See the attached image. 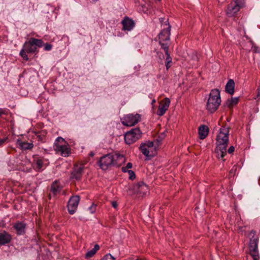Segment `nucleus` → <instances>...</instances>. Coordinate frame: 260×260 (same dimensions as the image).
I'll return each instance as SVG.
<instances>
[{
	"label": "nucleus",
	"instance_id": "1",
	"mask_svg": "<svg viewBox=\"0 0 260 260\" xmlns=\"http://www.w3.org/2000/svg\"><path fill=\"white\" fill-rule=\"evenodd\" d=\"M229 127L223 126L220 129V132L216 137V153L217 157L223 161L224 156L226 154V147L229 142Z\"/></svg>",
	"mask_w": 260,
	"mask_h": 260
},
{
	"label": "nucleus",
	"instance_id": "2",
	"mask_svg": "<svg viewBox=\"0 0 260 260\" xmlns=\"http://www.w3.org/2000/svg\"><path fill=\"white\" fill-rule=\"evenodd\" d=\"M124 161L125 158L122 155L109 154L102 157L99 164L102 169L105 170L112 166H120Z\"/></svg>",
	"mask_w": 260,
	"mask_h": 260
},
{
	"label": "nucleus",
	"instance_id": "3",
	"mask_svg": "<svg viewBox=\"0 0 260 260\" xmlns=\"http://www.w3.org/2000/svg\"><path fill=\"white\" fill-rule=\"evenodd\" d=\"M42 40L30 38L28 41L24 44L22 49L20 52V55L23 59L27 60L28 58L26 53H33L38 51V48L43 45Z\"/></svg>",
	"mask_w": 260,
	"mask_h": 260
},
{
	"label": "nucleus",
	"instance_id": "4",
	"mask_svg": "<svg viewBox=\"0 0 260 260\" xmlns=\"http://www.w3.org/2000/svg\"><path fill=\"white\" fill-rule=\"evenodd\" d=\"M160 21L163 29L158 35L159 44L161 46V48L164 50V47H166L167 50H169L171 25L169 23L168 20L165 21L164 18H161Z\"/></svg>",
	"mask_w": 260,
	"mask_h": 260
},
{
	"label": "nucleus",
	"instance_id": "5",
	"mask_svg": "<svg viewBox=\"0 0 260 260\" xmlns=\"http://www.w3.org/2000/svg\"><path fill=\"white\" fill-rule=\"evenodd\" d=\"M221 99L220 92L217 89H212L209 96L206 104V109L210 113H213L218 108L220 105Z\"/></svg>",
	"mask_w": 260,
	"mask_h": 260
},
{
	"label": "nucleus",
	"instance_id": "6",
	"mask_svg": "<svg viewBox=\"0 0 260 260\" xmlns=\"http://www.w3.org/2000/svg\"><path fill=\"white\" fill-rule=\"evenodd\" d=\"M54 150L56 153H59L64 157L69 156L70 153V148L68 143L62 138H57L53 145Z\"/></svg>",
	"mask_w": 260,
	"mask_h": 260
},
{
	"label": "nucleus",
	"instance_id": "7",
	"mask_svg": "<svg viewBox=\"0 0 260 260\" xmlns=\"http://www.w3.org/2000/svg\"><path fill=\"white\" fill-rule=\"evenodd\" d=\"M250 242L249 244V254L253 260H259V254L258 250V238L255 236V232L252 231L250 233Z\"/></svg>",
	"mask_w": 260,
	"mask_h": 260
},
{
	"label": "nucleus",
	"instance_id": "8",
	"mask_svg": "<svg viewBox=\"0 0 260 260\" xmlns=\"http://www.w3.org/2000/svg\"><path fill=\"white\" fill-rule=\"evenodd\" d=\"M142 136V133L138 128L131 129L124 136V140L127 144H131L139 140Z\"/></svg>",
	"mask_w": 260,
	"mask_h": 260
},
{
	"label": "nucleus",
	"instance_id": "9",
	"mask_svg": "<svg viewBox=\"0 0 260 260\" xmlns=\"http://www.w3.org/2000/svg\"><path fill=\"white\" fill-rule=\"evenodd\" d=\"M242 0H234L229 5L226 13L229 17L234 16L243 7Z\"/></svg>",
	"mask_w": 260,
	"mask_h": 260
},
{
	"label": "nucleus",
	"instance_id": "10",
	"mask_svg": "<svg viewBox=\"0 0 260 260\" xmlns=\"http://www.w3.org/2000/svg\"><path fill=\"white\" fill-rule=\"evenodd\" d=\"M140 149L142 153L146 157H152L155 154V148L153 142L148 141L142 144Z\"/></svg>",
	"mask_w": 260,
	"mask_h": 260
},
{
	"label": "nucleus",
	"instance_id": "11",
	"mask_svg": "<svg viewBox=\"0 0 260 260\" xmlns=\"http://www.w3.org/2000/svg\"><path fill=\"white\" fill-rule=\"evenodd\" d=\"M139 114H129L125 115L122 119L121 122L124 125L132 126L137 124L140 120Z\"/></svg>",
	"mask_w": 260,
	"mask_h": 260
},
{
	"label": "nucleus",
	"instance_id": "12",
	"mask_svg": "<svg viewBox=\"0 0 260 260\" xmlns=\"http://www.w3.org/2000/svg\"><path fill=\"white\" fill-rule=\"evenodd\" d=\"M80 197L78 196H73L68 202V208L69 212L70 214H74L77 208Z\"/></svg>",
	"mask_w": 260,
	"mask_h": 260
},
{
	"label": "nucleus",
	"instance_id": "13",
	"mask_svg": "<svg viewBox=\"0 0 260 260\" xmlns=\"http://www.w3.org/2000/svg\"><path fill=\"white\" fill-rule=\"evenodd\" d=\"M170 104V100L169 98H165L160 103L157 114L159 116L163 115L168 110Z\"/></svg>",
	"mask_w": 260,
	"mask_h": 260
},
{
	"label": "nucleus",
	"instance_id": "14",
	"mask_svg": "<svg viewBox=\"0 0 260 260\" xmlns=\"http://www.w3.org/2000/svg\"><path fill=\"white\" fill-rule=\"evenodd\" d=\"M12 239V236L5 231L0 232V245L9 243Z\"/></svg>",
	"mask_w": 260,
	"mask_h": 260
},
{
	"label": "nucleus",
	"instance_id": "15",
	"mask_svg": "<svg viewBox=\"0 0 260 260\" xmlns=\"http://www.w3.org/2000/svg\"><path fill=\"white\" fill-rule=\"evenodd\" d=\"M25 224L22 222H17L14 224L13 227L16 231L17 234L22 235L25 233Z\"/></svg>",
	"mask_w": 260,
	"mask_h": 260
},
{
	"label": "nucleus",
	"instance_id": "16",
	"mask_svg": "<svg viewBox=\"0 0 260 260\" xmlns=\"http://www.w3.org/2000/svg\"><path fill=\"white\" fill-rule=\"evenodd\" d=\"M122 23L123 29L125 30H131L134 26V21L128 18H125L122 21Z\"/></svg>",
	"mask_w": 260,
	"mask_h": 260
},
{
	"label": "nucleus",
	"instance_id": "17",
	"mask_svg": "<svg viewBox=\"0 0 260 260\" xmlns=\"http://www.w3.org/2000/svg\"><path fill=\"white\" fill-rule=\"evenodd\" d=\"M17 144L21 149L23 150H30L34 147L32 143L22 141L21 140H18Z\"/></svg>",
	"mask_w": 260,
	"mask_h": 260
},
{
	"label": "nucleus",
	"instance_id": "18",
	"mask_svg": "<svg viewBox=\"0 0 260 260\" xmlns=\"http://www.w3.org/2000/svg\"><path fill=\"white\" fill-rule=\"evenodd\" d=\"M209 133V128L207 126L203 125L200 126L199 128V135L201 139H205Z\"/></svg>",
	"mask_w": 260,
	"mask_h": 260
},
{
	"label": "nucleus",
	"instance_id": "19",
	"mask_svg": "<svg viewBox=\"0 0 260 260\" xmlns=\"http://www.w3.org/2000/svg\"><path fill=\"white\" fill-rule=\"evenodd\" d=\"M83 170V166H76L72 173L73 177L76 179H79L82 173Z\"/></svg>",
	"mask_w": 260,
	"mask_h": 260
},
{
	"label": "nucleus",
	"instance_id": "20",
	"mask_svg": "<svg viewBox=\"0 0 260 260\" xmlns=\"http://www.w3.org/2000/svg\"><path fill=\"white\" fill-rule=\"evenodd\" d=\"M235 83L232 79L230 80L225 86V90L227 92L230 94H233L234 92Z\"/></svg>",
	"mask_w": 260,
	"mask_h": 260
},
{
	"label": "nucleus",
	"instance_id": "21",
	"mask_svg": "<svg viewBox=\"0 0 260 260\" xmlns=\"http://www.w3.org/2000/svg\"><path fill=\"white\" fill-rule=\"evenodd\" d=\"M60 189L61 187L58 184V183L57 181H55L52 183L50 190L53 195H55L60 191Z\"/></svg>",
	"mask_w": 260,
	"mask_h": 260
},
{
	"label": "nucleus",
	"instance_id": "22",
	"mask_svg": "<svg viewBox=\"0 0 260 260\" xmlns=\"http://www.w3.org/2000/svg\"><path fill=\"white\" fill-rule=\"evenodd\" d=\"M169 50H167L166 47H164V51L167 56L166 61V66L167 70H168L170 67L171 66L172 63V58L171 57L170 54L169 53Z\"/></svg>",
	"mask_w": 260,
	"mask_h": 260
},
{
	"label": "nucleus",
	"instance_id": "23",
	"mask_svg": "<svg viewBox=\"0 0 260 260\" xmlns=\"http://www.w3.org/2000/svg\"><path fill=\"white\" fill-rule=\"evenodd\" d=\"M136 187L138 188V192L140 193H145L148 189L147 186L144 183L138 184Z\"/></svg>",
	"mask_w": 260,
	"mask_h": 260
},
{
	"label": "nucleus",
	"instance_id": "24",
	"mask_svg": "<svg viewBox=\"0 0 260 260\" xmlns=\"http://www.w3.org/2000/svg\"><path fill=\"white\" fill-rule=\"evenodd\" d=\"M100 246L99 245L96 244L94 245V248H92L90 251H88L86 254V258H90L92 256H93L96 251L99 249Z\"/></svg>",
	"mask_w": 260,
	"mask_h": 260
},
{
	"label": "nucleus",
	"instance_id": "25",
	"mask_svg": "<svg viewBox=\"0 0 260 260\" xmlns=\"http://www.w3.org/2000/svg\"><path fill=\"white\" fill-rule=\"evenodd\" d=\"M239 101L238 98H232L231 99H229L226 102V105L228 107H231L234 105H236Z\"/></svg>",
	"mask_w": 260,
	"mask_h": 260
},
{
	"label": "nucleus",
	"instance_id": "26",
	"mask_svg": "<svg viewBox=\"0 0 260 260\" xmlns=\"http://www.w3.org/2000/svg\"><path fill=\"white\" fill-rule=\"evenodd\" d=\"M35 161L36 164V168L38 170L41 169L43 165V159L40 158H36Z\"/></svg>",
	"mask_w": 260,
	"mask_h": 260
},
{
	"label": "nucleus",
	"instance_id": "27",
	"mask_svg": "<svg viewBox=\"0 0 260 260\" xmlns=\"http://www.w3.org/2000/svg\"><path fill=\"white\" fill-rule=\"evenodd\" d=\"M132 166H133L131 162H128L126 165V167L122 168V170L124 172H127V171H129L128 170L129 169H131L132 168Z\"/></svg>",
	"mask_w": 260,
	"mask_h": 260
},
{
	"label": "nucleus",
	"instance_id": "28",
	"mask_svg": "<svg viewBox=\"0 0 260 260\" xmlns=\"http://www.w3.org/2000/svg\"><path fill=\"white\" fill-rule=\"evenodd\" d=\"M96 205L92 204V205L88 208V210L90 213L93 214L96 211Z\"/></svg>",
	"mask_w": 260,
	"mask_h": 260
},
{
	"label": "nucleus",
	"instance_id": "29",
	"mask_svg": "<svg viewBox=\"0 0 260 260\" xmlns=\"http://www.w3.org/2000/svg\"><path fill=\"white\" fill-rule=\"evenodd\" d=\"M101 260H115V258L111 254H109L104 256Z\"/></svg>",
	"mask_w": 260,
	"mask_h": 260
},
{
	"label": "nucleus",
	"instance_id": "30",
	"mask_svg": "<svg viewBox=\"0 0 260 260\" xmlns=\"http://www.w3.org/2000/svg\"><path fill=\"white\" fill-rule=\"evenodd\" d=\"M127 173L129 175V178L131 180H133L135 178V174L132 170L127 171Z\"/></svg>",
	"mask_w": 260,
	"mask_h": 260
},
{
	"label": "nucleus",
	"instance_id": "31",
	"mask_svg": "<svg viewBox=\"0 0 260 260\" xmlns=\"http://www.w3.org/2000/svg\"><path fill=\"white\" fill-rule=\"evenodd\" d=\"M7 137H5L3 139H0V146H2L7 141Z\"/></svg>",
	"mask_w": 260,
	"mask_h": 260
},
{
	"label": "nucleus",
	"instance_id": "32",
	"mask_svg": "<svg viewBox=\"0 0 260 260\" xmlns=\"http://www.w3.org/2000/svg\"><path fill=\"white\" fill-rule=\"evenodd\" d=\"M52 48V45L49 44H46L45 45L44 49L45 50H50Z\"/></svg>",
	"mask_w": 260,
	"mask_h": 260
},
{
	"label": "nucleus",
	"instance_id": "33",
	"mask_svg": "<svg viewBox=\"0 0 260 260\" xmlns=\"http://www.w3.org/2000/svg\"><path fill=\"white\" fill-rule=\"evenodd\" d=\"M235 150V148L234 146H231L228 149V152L231 154Z\"/></svg>",
	"mask_w": 260,
	"mask_h": 260
},
{
	"label": "nucleus",
	"instance_id": "34",
	"mask_svg": "<svg viewBox=\"0 0 260 260\" xmlns=\"http://www.w3.org/2000/svg\"><path fill=\"white\" fill-rule=\"evenodd\" d=\"M112 205L115 209L117 207V204L116 202H114V201L112 202Z\"/></svg>",
	"mask_w": 260,
	"mask_h": 260
},
{
	"label": "nucleus",
	"instance_id": "35",
	"mask_svg": "<svg viewBox=\"0 0 260 260\" xmlns=\"http://www.w3.org/2000/svg\"><path fill=\"white\" fill-rule=\"evenodd\" d=\"M3 113V111H2L1 109H0V116L1 115V114H2Z\"/></svg>",
	"mask_w": 260,
	"mask_h": 260
},
{
	"label": "nucleus",
	"instance_id": "36",
	"mask_svg": "<svg viewBox=\"0 0 260 260\" xmlns=\"http://www.w3.org/2000/svg\"><path fill=\"white\" fill-rule=\"evenodd\" d=\"M48 198H49V199H51V194H49L48 195Z\"/></svg>",
	"mask_w": 260,
	"mask_h": 260
},
{
	"label": "nucleus",
	"instance_id": "37",
	"mask_svg": "<svg viewBox=\"0 0 260 260\" xmlns=\"http://www.w3.org/2000/svg\"><path fill=\"white\" fill-rule=\"evenodd\" d=\"M90 1H92L93 2H96L97 0H90Z\"/></svg>",
	"mask_w": 260,
	"mask_h": 260
},
{
	"label": "nucleus",
	"instance_id": "38",
	"mask_svg": "<svg viewBox=\"0 0 260 260\" xmlns=\"http://www.w3.org/2000/svg\"><path fill=\"white\" fill-rule=\"evenodd\" d=\"M157 55H158L159 57L162 60V58H161L160 56L159 55V53H157Z\"/></svg>",
	"mask_w": 260,
	"mask_h": 260
}]
</instances>
